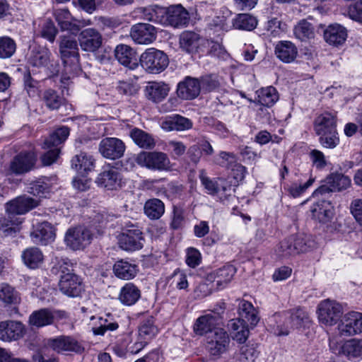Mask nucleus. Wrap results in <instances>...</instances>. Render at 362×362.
<instances>
[{
  "instance_id": "obj_1",
  "label": "nucleus",
  "mask_w": 362,
  "mask_h": 362,
  "mask_svg": "<svg viewBox=\"0 0 362 362\" xmlns=\"http://www.w3.org/2000/svg\"><path fill=\"white\" fill-rule=\"evenodd\" d=\"M138 12L144 20L175 28L185 26L189 21L187 11L180 4L168 8L157 5L142 7L139 8Z\"/></svg>"
},
{
  "instance_id": "obj_2",
  "label": "nucleus",
  "mask_w": 362,
  "mask_h": 362,
  "mask_svg": "<svg viewBox=\"0 0 362 362\" xmlns=\"http://www.w3.org/2000/svg\"><path fill=\"white\" fill-rule=\"evenodd\" d=\"M60 38L59 52L64 64L60 81L62 88H66L71 83V79L81 71L79 53L75 37L63 35Z\"/></svg>"
},
{
  "instance_id": "obj_3",
  "label": "nucleus",
  "mask_w": 362,
  "mask_h": 362,
  "mask_svg": "<svg viewBox=\"0 0 362 362\" xmlns=\"http://www.w3.org/2000/svg\"><path fill=\"white\" fill-rule=\"evenodd\" d=\"M270 322L271 326L278 336L288 335L292 329H300L310 323L308 313L302 308H298L285 312L283 314H275Z\"/></svg>"
},
{
  "instance_id": "obj_4",
  "label": "nucleus",
  "mask_w": 362,
  "mask_h": 362,
  "mask_svg": "<svg viewBox=\"0 0 362 362\" xmlns=\"http://www.w3.org/2000/svg\"><path fill=\"white\" fill-rule=\"evenodd\" d=\"M69 135V129L66 127H62L57 129L49 138L45 140L42 148L49 150L41 157L44 165H49L57 160L59 154V148L57 146L62 144Z\"/></svg>"
},
{
  "instance_id": "obj_5",
  "label": "nucleus",
  "mask_w": 362,
  "mask_h": 362,
  "mask_svg": "<svg viewBox=\"0 0 362 362\" xmlns=\"http://www.w3.org/2000/svg\"><path fill=\"white\" fill-rule=\"evenodd\" d=\"M310 247V243L305 235H293L281 241L275 251L281 257H288L305 252Z\"/></svg>"
},
{
  "instance_id": "obj_6",
  "label": "nucleus",
  "mask_w": 362,
  "mask_h": 362,
  "mask_svg": "<svg viewBox=\"0 0 362 362\" xmlns=\"http://www.w3.org/2000/svg\"><path fill=\"white\" fill-rule=\"evenodd\" d=\"M200 181L206 192L217 196L221 200L228 199L233 196L234 188L230 182L223 178L211 180L202 170L199 174Z\"/></svg>"
},
{
  "instance_id": "obj_7",
  "label": "nucleus",
  "mask_w": 362,
  "mask_h": 362,
  "mask_svg": "<svg viewBox=\"0 0 362 362\" xmlns=\"http://www.w3.org/2000/svg\"><path fill=\"white\" fill-rule=\"evenodd\" d=\"M142 67L151 74H158L168 65V57L163 52L155 48L147 49L140 57Z\"/></svg>"
},
{
  "instance_id": "obj_8",
  "label": "nucleus",
  "mask_w": 362,
  "mask_h": 362,
  "mask_svg": "<svg viewBox=\"0 0 362 362\" xmlns=\"http://www.w3.org/2000/svg\"><path fill=\"white\" fill-rule=\"evenodd\" d=\"M144 238L139 226L127 224L118 237L119 247L126 251H136L141 249Z\"/></svg>"
},
{
  "instance_id": "obj_9",
  "label": "nucleus",
  "mask_w": 362,
  "mask_h": 362,
  "mask_svg": "<svg viewBox=\"0 0 362 362\" xmlns=\"http://www.w3.org/2000/svg\"><path fill=\"white\" fill-rule=\"evenodd\" d=\"M230 342V339L228 332L219 327L208 334L206 349L211 356H220L228 350Z\"/></svg>"
},
{
  "instance_id": "obj_10",
  "label": "nucleus",
  "mask_w": 362,
  "mask_h": 362,
  "mask_svg": "<svg viewBox=\"0 0 362 362\" xmlns=\"http://www.w3.org/2000/svg\"><path fill=\"white\" fill-rule=\"evenodd\" d=\"M136 162L141 167L158 171L168 170L170 163L165 153L158 151L141 152L137 155Z\"/></svg>"
},
{
  "instance_id": "obj_11",
  "label": "nucleus",
  "mask_w": 362,
  "mask_h": 362,
  "mask_svg": "<svg viewBox=\"0 0 362 362\" xmlns=\"http://www.w3.org/2000/svg\"><path fill=\"white\" fill-rule=\"evenodd\" d=\"M93 234L86 228L79 226L67 230L64 237L66 245L73 250H81L91 243Z\"/></svg>"
},
{
  "instance_id": "obj_12",
  "label": "nucleus",
  "mask_w": 362,
  "mask_h": 362,
  "mask_svg": "<svg viewBox=\"0 0 362 362\" xmlns=\"http://www.w3.org/2000/svg\"><path fill=\"white\" fill-rule=\"evenodd\" d=\"M319 321L327 326L335 325L342 315V307L336 300H322L317 308Z\"/></svg>"
},
{
  "instance_id": "obj_13",
  "label": "nucleus",
  "mask_w": 362,
  "mask_h": 362,
  "mask_svg": "<svg viewBox=\"0 0 362 362\" xmlns=\"http://www.w3.org/2000/svg\"><path fill=\"white\" fill-rule=\"evenodd\" d=\"M39 204V201L28 196H20L6 204V211L8 214V218H12V216L24 214L31 209L35 208ZM12 224L18 225L21 223L19 218L15 221H10Z\"/></svg>"
},
{
  "instance_id": "obj_14",
  "label": "nucleus",
  "mask_w": 362,
  "mask_h": 362,
  "mask_svg": "<svg viewBox=\"0 0 362 362\" xmlns=\"http://www.w3.org/2000/svg\"><path fill=\"white\" fill-rule=\"evenodd\" d=\"M36 161L37 155L33 151H21L11 160L8 170L11 174L23 175L32 170Z\"/></svg>"
},
{
  "instance_id": "obj_15",
  "label": "nucleus",
  "mask_w": 362,
  "mask_h": 362,
  "mask_svg": "<svg viewBox=\"0 0 362 362\" xmlns=\"http://www.w3.org/2000/svg\"><path fill=\"white\" fill-rule=\"evenodd\" d=\"M47 346L58 354L70 351L81 354L85 350L84 347L74 338L64 335L47 339Z\"/></svg>"
},
{
  "instance_id": "obj_16",
  "label": "nucleus",
  "mask_w": 362,
  "mask_h": 362,
  "mask_svg": "<svg viewBox=\"0 0 362 362\" xmlns=\"http://www.w3.org/2000/svg\"><path fill=\"white\" fill-rule=\"evenodd\" d=\"M339 333L343 337H349L362 332V313L350 312L344 315L338 325Z\"/></svg>"
},
{
  "instance_id": "obj_17",
  "label": "nucleus",
  "mask_w": 362,
  "mask_h": 362,
  "mask_svg": "<svg viewBox=\"0 0 362 362\" xmlns=\"http://www.w3.org/2000/svg\"><path fill=\"white\" fill-rule=\"evenodd\" d=\"M125 148V145L121 139L115 137H106L100 141L98 149L103 157L115 160L123 156Z\"/></svg>"
},
{
  "instance_id": "obj_18",
  "label": "nucleus",
  "mask_w": 362,
  "mask_h": 362,
  "mask_svg": "<svg viewBox=\"0 0 362 362\" xmlns=\"http://www.w3.org/2000/svg\"><path fill=\"white\" fill-rule=\"evenodd\" d=\"M25 332L24 325L20 321L8 320L0 322V340L3 341H17L23 337Z\"/></svg>"
},
{
  "instance_id": "obj_19",
  "label": "nucleus",
  "mask_w": 362,
  "mask_h": 362,
  "mask_svg": "<svg viewBox=\"0 0 362 362\" xmlns=\"http://www.w3.org/2000/svg\"><path fill=\"white\" fill-rule=\"evenodd\" d=\"M59 288L63 294L71 298L79 296L83 291L81 279L74 273L61 275Z\"/></svg>"
},
{
  "instance_id": "obj_20",
  "label": "nucleus",
  "mask_w": 362,
  "mask_h": 362,
  "mask_svg": "<svg viewBox=\"0 0 362 362\" xmlns=\"http://www.w3.org/2000/svg\"><path fill=\"white\" fill-rule=\"evenodd\" d=\"M132 39L137 44L148 45L156 38V30L153 25L148 23L134 25L130 31Z\"/></svg>"
},
{
  "instance_id": "obj_21",
  "label": "nucleus",
  "mask_w": 362,
  "mask_h": 362,
  "mask_svg": "<svg viewBox=\"0 0 362 362\" xmlns=\"http://www.w3.org/2000/svg\"><path fill=\"white\" fill-rule=\"evenodd\" d=\"M55 235L54 227L47 221L37 223L30 234L33 243L42 245L53 242Z\"/></svg>"
},
{
  "instance_id": "obj_22",
  "label": "nucleus",
  "mask_w": 362,
  "mask_h": 362,
  "mask_svg": "<svg viewBox=\"0 0 362 362\" xmlns=\"http://www.w3.org/2000/svg\"><path fill=\"white\" fill-rule=\"evenodd\" d=\"M78 41L83 51L93 52L102 45L103 37L97 30L86 28L80 33Z\"/></svg>"
},
{
  "instance_id": "obj_23",
  "label": "nucleus",
  "mask_w": 362,
  "mask_h": 362,
  "mask_svg": "<svg viewBox=\"0 0 362 362\" xmlns=\"http://www.w3.org/2000/svg\"><path fill=\"white\" fill-rule=\"evenodd\" d=\"M201 85L197 78L186 76L177 87V96L182 100H192L200 93Z\"/></svg>"
},
{
  "instance_id": "obj_24",
  "label": "nucleus",
  "mask_w": 362,
  "mask_h": 362,
  "mask_svg": "<svg viewBox=\"0 0 362 362\" xmlns=\"http://www.w3.org/2000/svg\"><path fill=\"white\" fill-rule=\"evenodd\" d=\"M169 91V86L162 81H149L144 89L146 98L154 103L163 101L168 96Z\"/></svg>"
},
{
  "instance_id": "obj_25",
  "label": "nucleus",
  "mask_w": 362,
  "mask_h": 362,
  "mask_svg": "<svg viewBox=\"0 0 362 362\" xmlns=\"http://www.w3.org/2000/svg\"><path fill=\"white\" fill-rule=\"evenodd\" d=\"M298 48L291 41H279L275 47L276 57L284 63L293 62L298 56Z\"/></svg>"
},
{
  "instance_id": "obj_26",
  "label": "nucleus",
  "mask_w": 362,
  "mask_h": 362,
  "mask_svg": "<svg viewBox=\"0 0 362 362\" xmlns=\"http://www.w3.org/2000/svg\"><path fill=\"white\" fill-rule=\"evenodd\" d=\"M122 177L115 168H110L99 174L97 182L107 189H116L121 186Z\"/></svg>"
},
{
  "instance_id": "obj_27",
  "label": "nucleus",
  "mask_w": 362,
  "mask_h": 362,
  "mask_svg": "<svg viewBox=\"0 0 362 362\" xmlns=\"http://www.w3.org/2000/svg\"><path fill=\"white\" fill-rule=\"evenodd\" d=\"M236 272L235 268L227 264L208 275V279L216 282L217 288H224L233 279Z\"/></svg>"
},
{
  "instance_id": "obj_28",
  "label": "nucleus",
  "mask_w": 362,
  "mask_h": 362,
  "mask_svg": "<svg viewBox=\"0 0 362 362\" xmlns=\"http://www.w3.org/2000/svg\"><path fill=\"white\" fill-rule=\"evenodd\" d=\"M115 56L121 64L129 69H133L137 66L136 52L127 45H118L115 49Z\"/></svg>"
},
{
  "instance_id": "obj_29",
  "label": "nucleus",
  "mask_w": 362,
  "mask_h": 362,
  "mask_svg": "<svg viewBox=\"0 0 362 362\" xmlns=\"http://www.w3.org/2000/svg\"><path fill=\"white\" fill-rule=\"evenodd\" d=\"M347 37L346 30L339 24L329 25L324 31V38L329 45L339 46L342 45Z\"/></svg>"
},
{
  "instance_id": "obj_30",
  "label": "nucleus",
  "mask_w": 362,
  "mask_h": 362,
  "mask_svg": "<svg viewBox=\"0 0 362 362\" xmlns=\"http://www.w3.org/2000/svg\"><path fill=\"white\" fill-rule=\"evenodd\" d=\"M310 211L313 217L322 223L329 222L334 215L332 204L326 200H321L313 204Z\"/></svg>"
},
{
  "instance_id": "obj_31",
  "label": "nucleus",
  "mask_w": 362,
  "mask_h": 362,
  "mask_svg": "<svg viewBox=\"0 0 362 362\" xmlns=\"http://www.w3.org/2000/svg\"><path fill=\"white\" fill-rule=\"evenodd\" d=\"M54 313L52 310L42 308L33 312L28 319L31 327L40 328L54 323Z\"/></svg>"
},
{
  "instance_id": "obj_32",
  "label": "nucleus",
  "mask_w": 362,
  "mask_h": 362,
  "mask_svg": "<svg viewBox=\"0 0 362 362\" xmlns=\"http://www.w3.org/2000/svg\"><path fill=\"white\" fill-rule=\"evenodd\" d=\"M51 53L45 47H33L28 57V64L37 68L46 67L50 62Z\"/></svg>"
},
{
  "instance_id": "obj_33",
  "label": "nucleus",
  "mask_w": 362,
  "mask_h": 362,
  "mask_svg": "<svg viewBox=\"0 0 362 362\" xmlns=\"http://www.w3.org/2000/svg\"><path fill=\"white\" fill-rule=\"evenodd\" d=\"M334 129H336V119L329 112L321 114L314 122V130L317 135H323Z\"/></svg>"
},
{
  "instance_id": "obj_34",
  "label": "nucleus",
  "mask_w": 362,
  "mask_h": 362,
  "mask_svg": "<svg viewBox=\"0 0 362 362\" xmlns=\"http://www.w3.org/2000/svg\"><path fill=\"white\" fill-rule=\"evenodd\" d=\"M161 127L165 131H185L192 128V122L180 115H174L166 118Z\"/></svg>"
},
{
  "instance_id": "obj_35",
  "label": "nucleus",
  "mask_w": 362,
  "mask_h": 362,
  "mask_svg": "<svg viewBox=\"0 0 362 362\" xmlns=\"http://www.w3.org/2000/svg\"><path fill=\"white\" fill-rule=\"evenodd\" d=\"M218 323L214 320L211 313H207L198 317L194 325L193 330L197 335L202 336L210 334L214 329H217Z\"/></svg>"
},
{
  "instance_id": "obj_36",
  "label": "nucleus",
  "mask_w": 362,
  "mask_h": 362,
  "mask_svg": "<svg viewBox=\"0 0 362 362\" xmlns=\"http://www.w3.org/2000/svg\"><path fill=\"white\" fill-rule=\"evenodd\" d=\"M115 276L121 279L129 280L133 279L137 274V266L126 260L117 261L113 266Z\"/></svg>"
},
{
  "instance_id": "obj_37",
  "label": "nucleus",
  "mask_w": 362,
  "mask_h": 362,
  "mask_svg": "<svg viewBox=\"0 0 362 362\" xmlns=\"http://www.w3.org/2000/svg\"><path fill=\"white\" fill-rule=\"evenodd\" d=\"M55 19L62 30L69 31L72 35H76L80 28L78 25L71 23V16L67 9H57L54 11Z\"/></svg>"
},
{
  "instance_id": "obj_38",
  "label": "nucleus",
  "mask_w": 362,
  "mask_h": 362,
  "mask_svg": "<svg viewBox=\"0 0 362 362\" xmlns=\"http://www.w3.org/2000/svg\"><path fill=\"white\" fill-rule=\"evenodd\" d=\"M141 297V291L132 283L126 284L120 290L118 299L125 305L135 304Z\"/></svg>"
},
{
  "instance_id": "obj_39",
  "label": "nucleus",
  "mask_w": 362,
  "mask_h": 362,
  "mask_svg": "<svg viewBox=\"0 0 362 362\" xmlns=\"http://www.w3.org/2000/svg\"><path fill=\"white\" fill-rule=\"evenodd\" d=\"M71 167L74 168L78 174L83 176L93 169L94 160L91 156L87 155L86 153H81L72 158Z\"/></svg>"
},
{
  "instance_id": "obj_40",
  "label": "nucleus",
  "mask_w": 362,
  "mask_h": 362,
  "mask_svg": "<svg viewBox=\"0 0 362 362\" xmlns=\"http://www.w3.org/2000/svg\"><path fill=\"white\" fill-rule=\"evenodd\" d=\"M239 315L240 318L234 320H243L252 327L255 326L259 320L257 312L252 304L245 300L241 301L239 305Z\"/></svg>"
},
{
  "instance_id": "obj_41",
  "label": "nucleus",
  "mask_w": 362,
  "mask_h": 362,
  "mask_svg": "<svg viewBox=\"0 0 362 362\" xmlns=\"http://www.w3.org/2000/svg\"><path fill=\"white\" fill-rule=\"evenodd\" d=\"M22 259L28 267L36 269L42 264L44 257L39 248L33 247L28 248L23 252Z\"/></svg>"
},
{
  "instance_id": "obj_42",
  "label": "nucleus",
  "mask_w": 362,
  "mask_h": 362,
  "mask_svg": "<svg viewBox=\"0 0 362 362\" xmlns=\"http://www.w3.org/2000/svg\"><path fill=\"white\" fill-rule=\"evenodd\" d=\"M200 36L194 32L185 31L180 36V47L188 53L197 51L200 44Z\"/></svg>"
},
{
  "instance_id": "obj_43",
  "label": "nucleus",
  "mask_w": 362,
  "mask_h": 362,
  "mask_svg": "<svg viewBox=\"0 0 362 362\" xmlns=\"http://www.w3.org/2000/svg\"><path fill=\"white\" fill-rule=\"evenodd\" d=\"M293 33L299 40L307 42L315 37V27L307 20H302L295 25Z\"/></svg>"
},
{
  "instance_id": "obj_44",
  "label": "nucleus",
  "mask_w": 362,
  "mask_h": 362,
  "mask_svg": "<svg viewBox=\"0 0 362 362\" xmlns=\"http://www.w3.org/2000/svg\"><path fill=\"white\" fill-rule=\"evenodd\" d=\"M232 23L235 29L251 31L257 27V19L249 13H240L233 19Z\"/></svg>"
},
{
  "instance_id": "obj_45",
  "label": "nucleus",
  "mask_w": 362,
  "mask_h": 362,
  "mask_svg": "<svg viewBox=\"0 0 362 362\" xmlns=\"http://www.w3.org/2000/svg\"><path fill=\"white\" fill-rule=\"evenodd\" d=\"M130 136L134 143L140 148L152 149L156 146V142L153 136L141 129H132L130 132Z\"/></svg>"
},
{
  "instance_id": "obj_46",
  "label": "nucleus",
  "mask_w": 362,
  "mask_h": 362,
  "mask_svg": "<svg viewBox=\"0 0 362 362\" xmlns=\"http://www.w3.org/2000/svg\"><path fill=\"white\" fill-rule=\"evenodd\" d=\"M257 102L266 107L272 106L279 99L276 90L273 86L262 88L256 92Z\"/></svg>"
},
{
  "instance_id": "obj_47",
  "label": "nucleus",
  "mask_w": 362,
  "mask_h": 362,
  "mask_svg": "<svg viewBox=\"0 0 362 362\" xmlns=\"http://www.w3.org/2000/svg\"><path fill=\"white\" fill-rule=\"evenodd\" d=\"M229 326L233 332V339L239 344H244L249 337L247 322L243 320H230Z\"/></svg>"
},
{
  "instance_id": "obj_48",
  "label": "nucleus",
  "mask_w": 362,
  "mask_h": 362,
  "mask_svg": "<svg viewBox=\"0 0 362 362\" xmlns=\"http://www.w3.org/2000/svg\"><path fill=\"white\" fill-rule=\"evenodd\" d=\"M341 350L349 359L362 358V339H353L346 341Z\"/></svg>"
},
{
  "instance_id": "obj_49",
  "label": "nucleus",
  "mask_w": 362,
  "mask_h": 362,
  "mask_svg": "<svg viewBox=\"0 0 362 362\" xmlns=\"http://www.w3.org/2000/svg\"><path fill=\"white\" fill-rule=\"evenodd\" d=\"M164 211V204L158 199H151L145 203V214L151 219H158Z\"/></svg>"
},
{
  "instance_id": "obj_50",
  "label": "nucleus",
  "mask_w": 362,
  "mask_h": 362,
  "mask_svg": "<svg viewBox=\"0 0 362 362\" xmlns=\"http://www.w3.org/2000/svg\"><path fill=\"white\" fill-rule=\"evenodd\" d=\"M20 296L16 289L6 283L0 284V301L6 305L17 304Z\"/></svg>"
},
{
  "instance_id": "obj_51",
  "label": "nucleus",
  "mask_w": 362,
  "mask_h": 362,
  "mask_svg": "<svg viewBox=\"0 0 362 362\" xmlns=\"http://www.w3.org/2000/svg\"><path fill=\"white\" fill-rule=\"evenodd\" d=\"M42 100L47 108L51 110H58L61 107L64 100L57 91L49 88L43 92Z\"/></svg>"
},
{
  "instance_id": "obj_52",
  "label": "nucleus",
  "mask_w": 362,
  "mask_h": 362,
  "mask_svg": "<svg viewBox=\"0 0 362 362\" xmlns=\"http://www.w3.org/2000/svg\"><path fill=\"white\" fill-rule=\"evenodd\" d=\"M327 184H331L334 192H339L347 189L351 185V180L348 176L341 173H334L327 177Z\"/></svg>"
},
{
  "instance_id": "obj_53",
  "label": "nucleus",
  "mask_w": 362,
  "mask_h": 362,
  "mask_svg": "<svg viewBox=\"0 0 362 362\" xmlns=\"http://www.w3.org/2000/svg\"><path fill=\"white\" fill-rule=\"evenodd\" d=\"M50 191L51 185L49 180L45 177L30 183L28 192L34 196L46 197Z\"/></svg>"
},
{
  "instance_id": "obj_54",
  "label": "nucleus",
  "mask_w": 362,
  "mask_h": 362,
  "mask_svg": "<svg viewBox=\"0 0 362 362\" xmlns=\"http://www.w3.org/2000/svg\"><path fill=\"white\" fill-rule=\"evenodd\" d=\"M158 332V328L154 325V319L152 317H148L144 320L139 327V337L144 340L151 339L154 337Z\"/></svg>"
},
{
  "instance_id": "obj_55",
  "label": "nucleus",
  "mask_w": 362,
  "mask_h": 362,
  "mask_svg": "<svg viewBox=\"0 0 362 362\" xmlns=\"http://www.w3.org/2000/svg\"><path fill=\"white\" fill-rule=\"evenodd\" d=\"M199 81L201 90L206 93L216 90L221 87V78L214 74L202 76Z\"/></svg>"
},
{
  "instance_id": "obj_56",
  "label": "nucleus",
  "mask_w": 362,
  "mask_h": 362,
  "mask_svg": "<svg viewBox=\"0 0 362 362\" xmlns=\"http://www.w3.org/2000/svg\"><path fill=\"white\" fill-rule=\"evenodd\" d=\"M16 49L15 41L7 36L0 37V58L8 59L11 57Z\"/></svg>"
},
{
  "instance_id": "obj_57",
  "label": "nucleus",
  "mask_w": 362,
  "mask_h": 362,
  "mask_svg": "<svg viewBox=\"0 0 362 362\" xmlns=\"http://www.w3.org/2000/svg\"><path fill=\"white\" fill-rule=\"evenodd\" d=\"M337 134V129L331 132H327L323 135H318L320 137L319 141L322 146L333 148L336 147L339 142Z\"/></svg>"
},
{
  "instance_id": "obj_58",
  "label": "nucleus",
  "mask_w": 362,
  "mask_h": 362,
  "mask_svg": "<svg viewBox=\"0 0 362 362\" xmlns=\"http://www.w3.org/2000/svg\"><path fill=\"white\" fill-rule=\"evenodd\" d=\"M24 89L30 97H34L37 95L39 82L34 79L30 71L25 72L23 75Z\"/></svg>"
},
{
  "instance_id": "obj_59",
  "label": "nucleus",
  "mask_w": 362,
  "mask_h": 362,
  "mask_svg": "<svg viewBox=\"0 0 362 362\" xmlns=\"http://www.w3.org/2000/svg\"><path fill=\"white\" fill-rule=\"evenodd\" d=\"M49 346L43 347L36 351L33 355L34 362H59L57 357L49 355Z\"/></svg>"
},
{
  "instance_id": "obj_60",
  "label": "nucleus",
  "mask_w": 362,
  "mask_h": 362,
  "mask_svg": "<svg viewBox=\"0 0 362 362\" xmlns=\"http://www.w3.org/2000/svg\"><path fill=\"white\" fill-rule=\"evenodd\" d=\"M315 178L310 177L309 180L305 183H293L288 187V192L293 197H298L303 194L308 187H310L314 182Z\"/></svg>"
},
{
  "instance_id": "obj_61",
  "label": "nucleus",
  "mask_w": 362,
  "mask_h": 362,
  "mask_svg": "<svg viewBox=\"0 0 362 362\" xmlns=\"http://www.w3.org/2000/svg\"><path fill=\"white\" fill-rule=\"evenodd\" d=\"M119 325L117 322H110L107 319H100V324L98 327H93L95 335H104L106 331H115Z\"/></svg>"
},
{
  "instance_id": "obj_62",
  "label": "nucleus",
  "mask_w": 362,
  "mask_h": 362,
  "mask_svg": "<svg viewBox=\"0 0 362 362\" xmlns=\"http://www.w3.org/2000/svg\"><path fill=\"white\" fill-rule=\"evenodd\" d=\"M310 158L313 165L318 170L325 168L327 165V161L324 153L319 150H312L310 152Z\"/></svg>"
},
{
  "instance_id": "obj_63",
  "label": "nucleus",
  "mask_w": 362,
  "mask_h": 362,
  "mask_svg": "<svg viewBox=\"0 0 362 362\" xmlns=\"http://www.w3.org/2000/svg\"><path fill=\"white\" fill-rule=\"evenodd\" d=\"M216 163L222 167L230 168L236 163V157L233 153L221 151Z\"/></svg>"
},
{
  "instance_id": "obj_64",
  "label": "nucleus",
  "mask_w": 362,
  "mask_h": 362,
  "mask_svg": "<svg viewBox=\"0 0 362 362\" xmlns=\"http://www.w3.org/2000/svg\"><path fill=\"white\" fill-rule=\"evenodd\" d=\"M347 12L351 19L362 23V0L351 4Z\"/></svg>"
}]
</instances>
